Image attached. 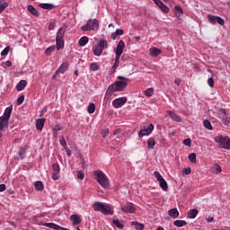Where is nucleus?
<instances>
[{"instance_id": "obj_1", "label": "nucleus", "mask_w": 230, "mask_h": 230, "mask_svg": "<svg viewBox=\"0 0 230 230\" xmlns=\"http://www.w3.org/2000/svg\"><path fill=\"white\" fill-rule=\"evenodd\" d=\"M117 78L119 81H116L108 87L104 95V103H107V102L111 100V96H112L114 93L121 92L124 89H127V85H128V82L130 79L121 75H119Z\"/></svg>"}, {"instance_id": "obj_2", "label": "nucleus", "mask_w": 230, "mask_h": 230, "mask_svg": "<svg viewBox=\"0 0 230 230\" xmlns=\"http://www.w3.org/2000/svg\"><path fill=\"white\" fill-rule=\"evenodd\" d=\"M105 48H109V41L103 39L100 40L99 42L93 47V55H95V57H102V53H103Z\"/></svg>"}, {"instance_id": "obj_3", "label": "nucleus", "mask_w": 230, "mask_h": 230, "mask_svg": "<svg viewBox=\"0 0 230 230\" xmlns=\"http://www.w3.org/2000/svg\"><path fill=\"white\" fill-rule=\"evenodd\" d=\"M66 30H67V27L62 26L58 31L56 37V48L58 51H59V49H64V36L66 35Z\"/></svg>"}, {"instance_id": "obj_4", "label": "nucleus", "mask_w": 230, "mask_h": 230, "mask_svg": "<svg viewBox=\"0 0 230 230\" xmlns=\"http://www.w3.org/2000/svg\"><path fill=\"white\" fill-rule=\"evenodd\" d=\"M83 31H98L100 30V22L96 19H89L85 25L81 27Z\"/></svg>"}, {"instance_id": "obj_5", "label": "nucleus", "mask_w": 230, "mask_h": 230, "mask_svg": "<svg viewBox=\"0 0 230 230\" xmlns=\"http://www.w3.org/2000/svg\"><path fill=\"white\" fill-rule=\"evenodd\" d=\"M94 175L96 176L97 182L101 184L102 188L108 189L111 186L109 183V178L104 172L102 171H96Z\"/></svg>"}, {"instance_id": "obj_6", "label": "nucleus", "mask_w": 230, "mask_h": 230, "mask_svg": "<svg viewBox=\"0 0 230 230\" xmlns=\"http://www.w3.org/2000/svg\"><path fill=\"white\" fill-rule=\"evenodd\" d=\"M216 143L225 150H230V138L229 137L217 136L215 138Z\"/></svg>"}, {"instance_id": "obj_7", "label": "nucleus", "mask_w": 230, "mask_h": 230, "mask_svg": "<svg viewBox=\"0 0 230 230\" xmlns=\"http://www.w3.org/2000/svg\"><path fill=\"white\" fill-rule=\"evenodd\" d=\"M218 119H222L223 125H229L230 123V117L227 115V111L225 109H221L218 112Z\"/></svg>"}, {"instance_id": "obj_8", "label": "nucleus", "mask_w": 230, "mask_h": 230, "mask_svg": "<svg viewBox=\"0 0 230 230\" xmlns=\"http://www.w3.org/2000/svg\"><path fill=\"white\" fill-rule=\"evenodd\" d=\"M154 124H150L147 128L141 129L138 132V137H145V136H150L151 132L154 131Z\"/></svg>"}, {"instance_id": "obj_9", "label": "nucleus", "mask_w": 230, "mask_h": 230, "mask_svg": "<svg viewBox=\"0 0 230 230\" xmlns=\"http://www.w3.org/2000/svg\"><path fill=\"white\" fill-rule=\"evenodd\" d=\"M127 102V97H120L113 100L112 105L115 109H119V107H123Z\"/></svg>"}, {"instance_id": "obj_10", "label": "nucleus", "mask_w": 230, "mask_h": 230, "mask_svg": "<svg viewBox=\"0 0 230 230\" xmlns=\"http://www.w3.org/2000/svg\"><path fill=\"white\" fill-rule=\"evenodd\" d=\"M121 211H124V213H136V207L131 202H128L126 206L121 207Z\"/></svg>"}, {"instance_id": "obj_11", "label": "nucleus", "mask_w": 230, "mask_h": 230, "mask_svg": "<svg viewBox=\"0 0 230 230\" xmlns=\"http://www.w3.org/2000/svg\"><path fill=\"white\" fill-rule=\"evenodd\" d=\"M123 49H125V41L120 40L115 50L116 57H121V55H123Z\"/></svg>"}, {"instance_id": "obj_12", "label": "nucleus", "mask_w": 230, "mask_h": 230, "mask_svg": "<svg viewBox=\"0 0 230 230\" xmlns=\"http://www.w3.org/2000/svg\"><path fill=\"white\" fill-rule=\"evenodd\" d=\"M211 173H215L216 175H218V173H222V167L220 164H216L210 167Z\"/></svg>"}, {"instance_id": "obj_13", "label": "nucleus", "mask_w": 230, "mask_h": 230, "mask_svg": "<svg viewBox=\"0 0 230 230\" xmlns=\"http://www.w3.org/2000/svg\"><path fill=\"white\" fill-rule=\"evenodd\" d=\"M167 114H169L170 118L172 119L173 121H176V123H181V121H182L181 117L173 111H168Z\"/></svg>"}, {"instance_id": "obj_14", "label": "nucleus", "mask_w": 230, "mask_h": 230, "mask_svg": "<svg viewBox=\"0 0 230 230\" xmlns=\"http://www.w3.org/2000/svg\"><path fill=\"white\" fill-rule=\"evenodd\" d=\"M69 69V63L67 62H63L61 66L58 69V73H60L61 75H64L66 71Z\"/></svg>"}, {"instance_id": "obj_15", "label": "nucleus", "mask_w": 230, "mask_h": 230, "mask_svg": "<svg viewBox=\"0 0 230 230\" xmlns=\"http://www.w3.org/2000/svg\"><path fill=\"white\" fill-rule=\"evenodd\" d=\"M4 128H8V119L4 117H0V131L4 130Z\"/></svg>"}, {"instance_id": "obj_16", "label": "nucleus", "mask_w": 230, "mask_h": 230, "mask_svg": "<svg viewBox=\"0 0 230 230\" xmlns=\"http://www.w3.org/2000/svg\"><path fill=\"white\" fill-rule=\"evenodd\" d=\"M70 220L73 222L74 226H78V224H82V218L78 215H72L70 217Z\"/></svg>"}, {"instance_id": "obj_17", "label": "nucleus", "mask_w": 230, "mask_h": 230, "mask_svg": "<svg viewBox=\"0 0 230 230\" xmlns=\"http://www.w3.org/2000/svg\"><path fill=\"white\" fill-rule=\"evenodd\" d=\"M27 10L30 12V13H31V15H34V17H39V11L33 5L29 4L27 6Z\"/></svg>"}, {"instance_id": "obj_18", "label": "nucleus", "mask_w": 230, "mask_h": 230, "mask_svg": "<svg viewBox=\"0 0 230 230\" xmlns=\"http://www.w3.org/2000/svg\"><path fill=\"white\" fill-rule=\"evenodd\" d=\"M101 213H102V215H113L114 214L109 205H103V207L101 210Z\"/></svg>"}, {"instance_id": "obj_19", "label": "nucleus", "mask_w": 230, "mask_h": 230, "mask_svg": "<svg viewBox=\"0 0 230 230\" xmlns=\"http://www.w3.org/2000/svg\"><path fill=\"white\" fill-rule=\"evenodd\" d=\"M28 85V82L26 80H21L17 85H16V90L17 91H24V88Z\"/></svg>"}, {"instance_id": "obj_20", "label": "nucleus", "mask_w": 230, "mask_h": 230, "mask_svg": "<svg viewBox=\"0 0 230 230\" xmlns=\"http://www.w3.org/2000/svg\"><path fill=\"white\" fill-rule=\"evenodd\" d=\"M44 123H46V119H39L36 121V128H37V130H42V128H44Z\"/></svg>"}, {"instance_id": "obj_21", "label": "nucleus", "mask_w": 230, "mask_h": 230, "mask_svg": "<svg viewBox=\"0 0 230 230\" xmlns=\"http://www.w3.org/2000/svg\"><path fill=\"white\" fill-rule=\"evenodd\" d=\"M168 215L172 218H179V210L177 208H172L168 211Z\"/></svg>"}, {"instance_id": "obj_22", "label": "nucleus", "mask_w": 230, "mask_h": 230, "mask_svg": "<svg viewBox=\"0 0 230 230\" xmlns=\"http://www.w3.org/2000/svg\"><path fill=\"white\" fill-rule=\"evenodd\" d=\"M10 116H12V106H9L5 109L4 112V116H1L2 118H4L5 119L9 120Z\"/></svg>"}, {"instance_id": "obj_23", "label": "nucleus", "mask_w": 230, "mask_h": 230, "mask_svg": "<svg viewBox=\"0 0 230 230\" xmlns=\"http://www.w3.org/2000/svg\"><path fill=\"white\" fill-rule=\"evenodd\" d=\"M156 6H158V8H160L164 13H168V12H170V8H168V6H166V4H164L162 1H160Z\"/></svg>"}, {"instance_id": "obj_24", "label": "nucleus", "mask_w": 230, "mask_h": 230, "mask_svg": "<svg viewBox=\"0 0 230 230\" xmlns=\"http://www.w3.org/2000/svg\"><path fill=\"white\" fill-rule=\"evenodd\" d=\"M124 31L121 29H117L115 32L111 33V38L112 40H116L119 35H123Z\"/></svg>"}, {"instance_id": "obj_25", "label": "nucleus", "mask_w": 230, "mask_h": 230, "mask_svg": "<svg viewBox=\"0 0 230 230\" xmlns=\"http://www.w3.org/2000/svg\"><path fill=\"white\" fill-rule=\"evenodd\" d=\"M39 6L43 10H53L55 8V4H40Z\"/></svg>"}, {"instance_id": "obj_26", "label": "nucleus", "mask_w": 230, "mask_h": 230, "mask_svg": "<svg viewBox=\"0 0 230 230\" xmlns=\"http://www.w3.org/2000/svg\"><path fill=\"white\" fill-rule=\"evenodd\" d=\"M199 215L198 209H191L187 213V218H195Z\"/></svg>"}, {"instance_id": "obj_27", "label": "nucleus", "mask_w": 230, "mask_h": 230, "mask_svg": "<svg viewBox=\"0 0 230 230\" xmlns=\"http://www.w3.org/2000/svg\"><path fill=\"white\" fill-rule=\"evenodd\" d=\"M112 224L119 229H123V227H125V225H123V223H121L118 218H113Z\"/></svg>"}, {"instance_id": "obj_28", "label": "nucleus", "mask_w": 230, "mask_h": 230, "mask_svg": "<svg viewBox=\"0 0 230 230\" xmlns=\"http://www.w3.org/2000/svg\"><path fill=\"white\" fill-rule=\"evenodd\" d=\"M121 58V56H116L115 57V62L112 66V71L113 73H116V69H118V67H119V58Z\"/></svg>"}, {"instance_id": "obj_29", "label": "nucleus", "mask_w": 230, "mask_h": 230, "mask_svg": "<svg viewBox=\"0 0 230 230\" xmlns=\"http://www.w3.org/2000/svg\"><path fill=\"white\" fill-rule=\"evenodd\" d=\"M150 55H152V57H159V55H161V49L157 48H152L150 49Z\"/></svg>"}, {"instance_id": "obj_30", "label": "nucleus", "mask_w": 230, "mask_h": 230, "mask_svg": "<svg viewBox=\"0 0 230 230\" xmlns=\"http://www.w3.org/2000/svg\"><path fill=\"white\" fill-rule=\"evenodd\" d=\"M34 186L37 191H42L44 190V183L40 181H36Z\"/></svg>"}, {"instance_id": "obj_31", "label": "nucleus", "mask_w": 230, "mask_h": 230, "mask_svg": "<svg viewBox=\"0 0 230 230\" xmlns=\"http://www.w3.org/2000/svg\"><path fill=\"white\" fill-rule=\"evenodd\" d=\"M154 146H155V140L154 139V137H150L147 140V148L149 150H154Z\"/></svg>"}, {"instance_id": "obj_32", "label": "nucleus", "mask_w": 230, "mask_h": 230, "mask_svg": "<svg viewBox=\"0 0 230 230\" xmlns=\"http://www.w3.org/2000/svg\"><path fill=\"white\" fill-rule=\"evenodd\" d=\"M87 42H89V38L87 36H83L79 40L78 44H79V46L84 47V46H85V44H87Z\"/></svg>"}, {"instance_id": "obj_33", "label": "nucleus", "mask_w": 230, "mask_h": 230, "mask_svg": "<svg viewBox=\"0 0 230 230\" xmlns=\"http://www.w3.org/2000/svg\"><path fill=\"white\" fill-rule=\"evenodd\" d=\"M103 204L102 202H95L93 205V208L94 209V211H102V208H103Z\"/></svg>"}, {"instance_id": "obj_34", "label": "nucleus", "mask_w": 230, "mask_h": 230, "mask_svg": "<svg viewBox=\"0 0 230 230\" xmlns=\"http://www.w3.org/2000/svg\"><path fill=\"white\" fill-rule=\"evenodd\" d=\"M188 224V222L184 221V220H176L173 222V226H175L176 227H182L184 226H186Z\"/></svg>"}, {"instance_id": "obj_35", "label": "nucleus", "mask_w": 230, "mask_h": 230, "mask_svg": "<svg viewBox=\"0 0 230 230\" xmlns=\"http://www.w3.org/2000/svg\"><path fill=\"white\" fill-rule=\"evenodd\" d=\"M158 182L160 184V188H162V190H164V191H168V183L166 182V181L164 179Z\"/></svg>"}, {"instance_id": "obj_36", "label": "nucleus", "mask_w": 230, "mask_h": 230, "mask_svg": "<svg viewBox=\"0 0 230 230\" xmlns=\"http://www.w3.org/2000/svg\"><path fill=\"white\" fill-rule=\"evenodd\" d=\"M94 111H96V105L92 102L88 105L87 112L89 114H94Z\"/></svg>"}, {"instance_id": "obj_37", "label": "nucleus", "mask_w": 230, "mask_h": 230, "mask_svg": "<svg viewBox=\"0 0 230 230\" xmlns=\"http://www.w3.org/2000/svg\"><path fill=\"white\" fill-rule=\"evenodd\" d=\"M131 226H135L137 230H143V229H145V225H143L141 223H137L136 221H133L131 223Z\"/></svg>"}, {"instance_id": "obj_38", "label": "nucleus", "mask_w": 230, "mask_h": 230, "mask_svg": "<svg viewBox=\"0 0 230 230\" xmlns=\"http://www.w3.org/2000/svg\"><path fill=\"white\" fill-rule=\"evenodd\" d=\"M55 49H57V47H55V46L49 47V48L45 50V55H47V57L51 56V53H53V51H55Z\"/></svg>"}, {"instance_id": "obj_39", "label": "nucleus", "mask_w": 230, "mask_h": 230, "mask_svg": "<svg viewBox=\"0 0 230 230\" xmlns=\"http://www.w3.org/2000/svg\"><path fill=\"white\" fill-rule=\"evenodd\" d=\"M208 20L210 22V24H217V16H215L213 14H208Z\"/></svg>"}, {"instance_id": "obj_40", "label": "nucleus", "mask_w": 230, "mask_h": 230, "mask_svg": "<svg viewBox=\"0 0 230 230\" xmlns=\"http://www.w3.org/2000/svg\"><path fill=\"white\" fill-rule=\"evenodd\" d=\"M203 125L205 127V128H208V130H213V126L211 125V122L208 119H205L203 121Z\"/></svg>"}, {"instance_id": "obj_41", "label": "nucleus", "mask_w": 230, "mask_h": 230, "mask_svg": "<svg viewBox=\"0 0 230 230\" xmlns=\"http://www.w3.org/2000/svg\"><path fill=\"white\" fill-rule=\"evenodd\" d=\"M8 3L4 2V0H0V13L4 10V8H7Z\"/></svg>"}, {"instance_id": "obj_42", "label": "nucleus", "mask_w": 230, "mask_h": 230, "mask_svg": "<svg viewBox=\"0 0 230 230\" xmlns=\"http://www.w3.org/2000/svg\"><path fill=\"white\" fill-rule=\"evenodd\" d=\"M189 161H190V163H197V155L195 153L190 154Z\"/></svg>"}, {"instance_id": "obj_43", "label": "nucleus", "mask_w": 230, "mask_h": 230, "mask_svg": "<svg viewBox=\"0 0 230 230\" xmlns=\"http://www.w3.org/2000/svg\"><path fill=\"white\" fill-rule=\"evenodd\" d=\"M100 69V66H98V63H92L90 65V71H98Z\"/></svg>"}, {"instance_id": "obj_44", "label": "nucleus", "mask_w": 230, "mask_h": 230, "mask_svg": "<svg viewBox=\"0 0 230 230\" xmlns=\"http://www.w3.org/2000/svg\"><path fill=\"white\" fill-rule=\"evenodd\" d=\"M52 170L54 173H60V165L58 164H53Z\"/></svg>"}, {"instance_id": "obj_45", "label": "nucleus", "mask_w": 230, "mask_h": 230, "mask_svg": "<svg viewBox=\"0 0 230 230\" xmlns=\"http://www.w3.org/2000/svg\"><path fill=\"white\" fill-rule=\"evenodd\" d=\"M154 175H155V179H156V181H158V182H160V181H163L164 178H163V176L161 175V173L159 172H157V171H155V172H154Z\"/></svg>"}, {"instance_id": "obj_46", "label": "nucleus", "mask_w": 230, "mask_h": 230, "mask_svg": "<svg viewBox=\"0 0 230 230\" xmlns=\"http://www.w3.org/2000/svg\"><path fill=\"white\" fill-rule=\"evenodd\" d=\"M24 154H26V150L24 148L21 147L18 152V155H19L20 159H24Z\"/></svg>"}, {"instance_id": "obj_47", "label": "nucleus", "mask_w": 230, "mask_h": 230, "mask_svg": "<svg viewBox=\"0 0 230 230\" xmlns=\"http://www.w3.org/2000/svg\"><path fill=\"white\" fill-rule=\"evenodd\" d=\"M59 143H60L61 146H63V148L67 147V143L66 142V138L64 137H60Z\"/></svg>"}, {"instance_id": "obj_48", "label": "nucleus", "mask_w": 230, "mask_h": 230, "mask_svg": "<svg viewBox=\"0 0 230 230\" xmlns=\"http://www.w3.org/2000/svg\"><path fill=\"white\" fill-rule=\"evenodd\" d=\"M216 22L220 24V26H224V24H226V21H224V19H222L220 16H217Z\"/></svg>"}, {"instance_id": "obj_49", "label": "nucleus", "mask_w": 230, "mask_h": 230, "mask_svg": "<svg viewBox=\"0 0 230 230\" xmlns=\"http://www.w3.org/2000/svg\"><path fill=\"white\" fill-rule=\"evenodd\" d=\"M146 96H153L154 95V88H148L145 92Z\"/></svg>"}, {"instance_id": "obj_50", "label": "nucleus", "mask_w": 230, "mask_h": 230, "mask_svg": "<svg viewBox=\"0 0 230 230\" xmlns=\"http://www.w3.org/2000/svg\"><path fill=\"white\" fill-rule=\"evenodd\" d=\"M10 52V47H5L4 49L1 52L2 57H6Z\"/></svg>"}, {"instance_id": "obj_51", "label": "nucleus", "mask_w": 230, "mask_h": 230, "mask_svg": "<svg viewBox=\"0 0 230 230\" xmlns=\"http://www.w3.org/2000/svg\"><path fill=\"white\" fill-rule=\"evenodd\" d=\"M77 179H80L81 181H84V177H85V174L84 173V171H79L77 172Z\"/></svg>"}, {"instance_id": "obj_52", "label": "nucleus", "mask_w": 230, "mask_h": 230, "mask_svg": "<svg viewBox=\"0 0 230 230\" xmlns=\"http://www.w3.org/2000/svg\"><path fill=\"white\" fill-rule=\"evenodd\" d=\"M183 145H185V146H191V138H186L183 140Z\"/></svg>"}, {"instance_id": "obj_53", "label": "nucleus", "mask_w": 230, "mask_h": 230, "mask_svg": "<svg viewBox=\"0 0 230 230\" xmlns=\"http://www.w3.org/2000/svg\"><path fill=\"white\" fill-rule=\"evenodd\" d=\"M208 84L209 87H214L215 86V81L213 80V77H209L208 79Z\"/></svg>"}, {"instance_id": "obj_54", "label": "nucleus", "mask_w": 230, "mask_h": 230, "mask_svg": "<svg viewBox=\"0 0 230 230\" xmlns=\"http://www.w3.org/2000/svg\"><path fill=\"white\" fill-rule=\"evenodd\" d=\"M24 102V95H21L18 99H17V103L18 105H22V103H23Z\"/></svg>"}, {"instance_id": "obj_55", "label": "nucleus", "mask_w": 230, "mask_h": 230, "mask_svg": "<svg viewBox=\"0 0 230 230\" xmlns=\"http://www.w3.org/2000/svg\"><path fill=\"white\" fill-rule=\"evenodd\" d=\"M182 173L185 175H190V173H191V168H184Z\"/></svg>"}, {"instance_id": "obj_56", "label": "nucleus", "mask_w": 230, "mask_h": 230, "mask_svg": "<svg viewBox=\"0 0 230 230\" xmlns=\"http://www.w3.org/2000/svg\"><path fill=\"white\" fill-rule=\"evenodd\" d=\"M64 128L60 127V126H55V128L52 129L53 132H58L60 130H62Z\"/></svg>"}, {"instance_id": "obj_57", "label": "nucleus", "mask_w": 230, "mask_h": 230, "mask_svg": "<svg viewBox=\"0 0 230 230\" xmlns=\"http://www.w3.org/2000/svg\"><path fill=\"white\" fill-rule=\"evenodd\" d=\"M58 173H59V172H53V173H52V179H53V181H58Z\"/></svg>"}, {"instance_id": "obj_58", "label": "nucleus", "mask_w": 230, "mask_h": 230, "mask_svg": "<svg viewBox=\"0 0 230 230\" xmlns=\"http://www.w3.org/2000/svg\"><path fill=\"white\" fill-rule=\"evenodd\" d=\"M102 137H107L109 136V129H104L102 131Z\"/></svg>"}, {"instance_id": "obj_59", "label": "nucleus", "mask_w": 230, "mask_h": 230, "mask_svg": "<svg viewBox=\"0 0 230 230\" xmlns=\"http://www.w3.org/2000/svg\"><path fill=\"white\" fill-rule=\"evenodd\" d=\"M175 10L176 12H179V13H182V7H181L180 5H176Z\"/></svg>"}, {"instance_id": "obj_60", "label": "nucleus", "mask_w": 230, "mask_h": 230, "mask_svg": "<svg viewBox=\"0 0 230 230\" xmlns=\"http://www.w3.org/2000/svg\"><path fill=\"white\" fill-rule=\"evenodd\" d=\"M213 220H215V217H211V216H209V217L207 218V222H208V224H211V222H213Z\"/></svg>"}, {"instance_id": "obj_61", "label": "nucleus", "mask_w": 230, "mask_h": 230, "mask_svg": "<svg viewBox=\"0 0 230 230\" xmlns=\"http://www.w3.org/2000/svg\"><path fill=\"white\" fill-rule=\"evenodd\" d=\"M6 190V185L5 184H0V191L3 192Z\"/></svg>"}, {"instance_id": "obj_62", "label": "nucleus", "mask_w": 230, "mask_h": 230, "mask_svg": "<svg viewBox=\"0 0 230 230\" xmlns=\"http://www.w3.org/2000/svg\"><path fill=\"white\" fill-rule=\"evenodd\" d=\"M65 150H66V155H67L68 157H71V150H69V147L65 148Z\"/></svg>"}, {"instance_id": "obj_63", "label": "nucleus", "mask_w": 230, "mask_h": 230, "mask_svg": "<svg viewBox=\"0 0 230 230\" xmlns=\"http://www.w3.org/2000/svg\"><path fill=\"white\" fill-rule=\"evenodd\" d=\"M49 30H55V23H49Z\"/></svg>"}, {"instance_id": "obj_64", "label": "nucleus", "mask_w": 230, "mask_h": 230, "mask_svg": "<svg viewBox=\"0 0 230 230\" xmlns=\"http://www.w3.org/2000/svg\"><path fill=\"white\" fill-rule=\"evenodd\" d=\"M181 79H175L174 84H176V85H181Z\"/></svg>"}]
</instances>
